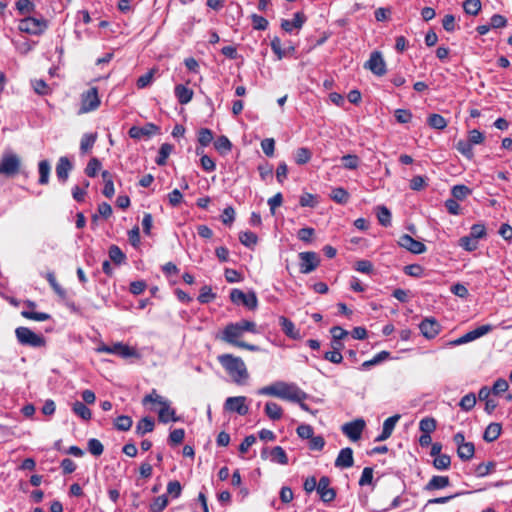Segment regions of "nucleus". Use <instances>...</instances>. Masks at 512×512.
I'll return each mask as SVG.
<instances>
[{
    "label": "nucleus",
    "mask_w": 512,
    "mask_h": 512,
    "mask_svg": "<svg viewBox=\"0 0 512 512\" xmlns=\"http://www.w3.org/2000/svg\"><path fill=\"white\" fill-rule=\"evenodd\" d=\"M245 332H251L253 334L257 333L256 323L250 320H241L236 323H229L223 329L220 339L238 348L252 352L259 351L260 348L257 345L239 340Z\"/></svg>",
    "instance_id": "obj_1"
},
{
    "label": "nucleus",
    "mask_w": 512,
    "mask_h": 512,
    "mask_svg": "<svg viewBox=\"0 0 512 512\" xmlns=\"http://www.w3.org/2000/svg\"><path fill=\"white\" fill-rule=\"evenodd\" d=\"M218 362L237 384H243L249 377L244 361L233 354H222L217 357Z\"/></svg>",
    "instance_id": "obj_2"
},
{
    "label": "nucleus",
    "mask_w": 512,
    "mask_h": 512,
    "mask_svg": "<svg viewBox=\"0 0 512 512\" xmlns=\"http://www.w3.org/2000/svg\"><path fill=\"white\" fill-rule=\"evenodd\" d=\"M21 157L14 152H4L0 159V175L15 177L21 172Z\"/></svg>",
    "instance_id": "obj_3"
},
{
    "label": "nucleus",
    "mask_w": 512,
    "mask_h": 512,
    "mask_svg": "<svg viewBox=\"0 0 512 512\" xmlns=\"http://www.w3.org/2000/svg\"><path fill=\"white\" fill-rule=\"evenodd\" d=\"M15 336L19 344L33 348L44 347L46 340L42 335H38L28 327H18L15 330Z\"/></svg>",
    "instance_id": "obj_4"
},
{
    "label": "nucleus",
    "mask_w": 512,
    "mask_h": 512,
    "mask_svg": "<svg viewBox=\"0 0 512 512\" xmlns=\"http://www.w3.org/2000/svg\"><path fill=\"white\" fill-rule=\"evenodd\" d=\"M97 87H91L81 94V107L79 114L95 111L100 106Z\"/></svg>",
    "instance_id": "obj_5"
},
{
    "label": "nucleus",
    "mask_w": 512,
    "mask_h": 512,
    "mask_svg": "<svg viewBox=\"0 0 512 512\" xmlns=\"http://www.w3.org/2000/svg\"><path fill=\"white\" fill-rule=\"evenodd\" d=\"M230 300L234 304H242L249 310H255L258 306V299L254 291L244 293L238 288H234L230 292Z\"/></svg>",
    "instance_id": "obj_6"
},
{
    "label": "nucleus",
    "mask_w": 512,
    "mask_h": 512,
    "mask_svg": "<svg viewBox=\"0 0 512 512\" xmlns=\"http://www.w3.org/2000/svg\"><path fill=\"white\" fill-rule=\"evenodd\" d=\"M97 352L99 353H107V354H115L119 355L122 358H130V357H138L139 354L136 349L123 344L122 342L115 343L111 346L109 345H101L97 348Z\"/></svg>",
    "instance_id": "obj_7"
},
{
    "label": "nucleus",
    "mask_w": 512,
    "mask_h": 512,
    "mask_svg": "<svg viewBox=\"0 0 512 512\" xmlns=\"http://www.w3.org/2000/svg\"><path fill=\"white\" fill-rule=\"evenodd\" d=\"M18 28L21 32L40 35L47 29V22L44 19L26 17L19 22Z\"/></svg>",
    "instance_id": "obj_8"
},
{
    "label": "nucleus",
    "mask_w": 512,
    "mask_h": 512,
    "mask_svg": "<svg viewBox=\"0 0 512 512\" xmlns=\"http://www.w3.org/2000/svg\"><path fill=\"white\" fill-rule=\"evenodd\" d=\"M278 398L293 402H301L306 400L307 394L296 385L279 383Z\"/></svg>",
    "instance_id": "obj_9"
},
{
    "label": "nucleus",
    "mask_w": 512,
    "mask_h": 512,
    "mask_svg": "<svg viewBox=\"0 0 512 512\" xmlns=\"http://www.w3.org/2000/svg\"><path fill=\"white\" fill-rule=\"evenodd\" d=\"M299 259V268L302 274H309L313 272L320 264V258L318 254L313 251L299 253Z\"/></svg>",
    "instance_id": "obj_10"
},
{
    "label": "nucleus",
    "mask_w": 512,
    "mask_h": 512,
    "mask_svg": "<svg viewBox=\"0 0 512 512\" xmlns=\"http://www.w3.org/2000/svg\"><path fill=\"white\" fill-rule=\"evenodd\" d=\"M492 328L493 327L490 324L481 325V326L475 328L474 330H471V331L465 333L461 337L451 341L450 344L454 345V346H458V345H462V344L471 342L473 340H476V339L486 335L487 333H489L492 330Z\"/></svg>",
    "instance_id": "obj_11"
},
{
    "label": "nucleus",
    "mask_w": 512,
    "mask_h": 512,
    "mask_svg": "<svg viewBox=\"0 0 512 512\" xmlns=\"http://www.w3.org/2000/svg\"><path fill=\"white\" fill-rule=\"evenodd\" d=\"M365 421L362 418L345 423L341 430L351 441H358L365 428Z\"/></svg>",
    "instance_id": "obj_12"
},
{
    "label": "nucleus",
    "mask_w": 512,
    "mask_h": 512,
    "mask_svg": "<svg viewBox=\"0 0 512 512\" xmlns=\"http://www.w3.org/2000/svg\"><path fill=\"white\" fill-rule=\"evenodd\" d=\"M364 67L376 76H383L387 72L386 63L379 51H374L370 54V58L366 61Z\"/></svg>",
    "instance_id": "obj_13"
},
{
    "label": "nucleus",
    "mask_w": 512,
    "mask_h": 512,
    "mask_svg": "<svg viewBox=\"0 0 512 512\" xmlns=\"http://www.w3.org/2000/svg\"><path fill=\"white\" fill-rule=\"evenodd\" d=\"M224 409L229 412H236L241 416L246 415L249 411L245 396L228 397L224 403Z\"/></svg>",
    "instance_id": "obj_14"
},
{
    "label": "nucleus",
    "mask_w": 512,
    "mask_h": 512,
    "mask_svg": "<svg viewBox=\"0 0 512 512\" xmlns=\"http://www.w3.org/2000/svg\"><path fill=\"white\" fill-rule=\"evenodd\" d=\"M160 132V128L159 126H157L156 124L154 123H146L144 126L142 127H139V126H132L129 131H128V135L132 138V139H141L143 137H150L152 135H155V134H158Z\"/></svg>",
    "instance_id": "obj_15"
},
{
    "label": "nucleus",
    "mask_w": 512,
    "mask_h": 512,
    "mask_svg": "<svg viewBox=\"0 0 512 512\" xmlns=\"http://www.w3.org/2000/svg\"><path fill=\"white\" fill-rule=\"evenodd\" d=\"M398 244L400 245V247L405 248L406 250L413 254H422L427 250V247L424 243L415 240L408 234H403L402 236H400Z\"/></svg>",
    "instance_id": "obj_16"
},
{
    "label": "nucleus",
    "mask_w": 512,
    "mask_h": 512,
    "mask_svg": "<svg viewBox=\"0 0 512 512\" xmlns=\"http://www.w3.org/2000/svg\"><path fill=\"white\" fill-rule=\"evenodd\" d=\"M317 493L320 496V499L329 503L332 502L336 498V490L330 487V478L327 476H322L318 482Z\"/></svg>",
    "instance_id": "obj_17"
},
{
    "label": "nucleus",
    "mask_w": 512,
    "mask_h": 512,
    "mask_svg": "<svg viewBox=\"0 0 512 512\" xmlns=\"http://www.w3.org/2000/svg\"><path fill=\"white\" fill-rule=\"evenodd\" d=\"M422 335L427 339L435 338L441 330V325L434 318H425L419 324Z\"/></svg>",
    "instance_id": "obj_18"
},
{
    "label": "nucleus",
    "mask_w": 512,
    "mask_h": 512,
    "mask_svg": "<svg viewBox=\"0 0 512 512\" xmlns=\"http://www.w3.org/2000/svg\"><path fill=\"white\" fill-rule=\"evenodd\" d=\"M73 169V164L66 156H61L56 164V175L61 183L68 180L69 174Z\"/></svg>",
    "instance_id": "obj_19"
},
{
    "label": "nucleus",
    "mask_w": 512,
    "mask_h": 512,
    "mask_svg": "<svg viewBox=\"0 0 512 512\" xmlns=\"http://www.w3.org/2000/svg\"><path fill=\"white\" fill-rule=\"evenodd\" d=\"M448 486H450V479L448 476L434 475L426 483V485L424 486V490L427 492H432V491L444 489Z\"/></svg>",
    "instance_id": "obj_20"
},
{
    "label": "nucleus",
    "mask_w": 512,
    "mask_h": 512,
    "mask_svg": "<svg viewBox=\"0 0 512 512\" xmlns=\"http://www.w3.org/2000/svg\"><path fill=\"white\" fill-rule=\"evenodd\" d=\"M354 464L353 450L350 447H346L340 450L336 460L335 466L338 468H350Z\"/></svg>",
    "instance_id": "obj_21"
},
{
    "label": "nucleus",
    "mask_w": 512,
    "mask_h": 512,
    "mask_svg": "<svg viewBox=\"0 0 512 512\" xmlns=\"http://www.w3.org/2000/svg\"><path fill=\"white\" fill-rule=\"evenodd\" d=\"M306 16L303 12H296L294 14V17H293V20H287V19H283L282 22H281V28L290 33L292 32V30L294 28L296 29H300L302 28V26L304 25V23L306 22Z\"/></svg>",
    "instance_id": "obj_22"
},
{
    "label": "nucleus",
    "mask_w": 512,
    "mask_h": 512,
    "mask_svg": "<svg viewBox=\"0 0 512 512\" xmlns=\"http://www.w3.org/2000/svg\"><path fill=\"white\" fill-rule=\"evenodd\" d=\"M399 419L400 415L398 414L388 417L383 423L382 432L376 437L375 441L380 442L388 439L392 435L395 425Z\"/></svg>",
    "instance_id": "obj_23"
},
{
    "label": "nucleus",
    "mask_w": 512,
    "mask_h": 512,
    "mask_svg": "<svg viewBox=\"0 0 512 512\" xmlns=\"http://www.w3.org/2000/svg\"><path fill=\"white\" fill-rule=\"evenodd\" d=\"M279 324L284 334L294 340L301 339L300 331L296 329L294 323L285 316L279 317Z\"/></svg>",
    "instance_id": "obj_24"
},
{
    "label": "nucleus",
    "mask_w": 512,
    "mask_h": 512,
    "mask_svg": "<svg viewBox=\"0 0 512 512\" xmlns=\"http://www.w3.org/2000/svg\"><path fill=\"white\" fill-rule=\"evenodd\" d=\"M174 92L178 102L182 105L188 104L194 95L193 90L183 84L176 85Z\"/></svg>",
    "instance_id": "obj_25"
},
{
    "label": "nucleus",
    "mask_w": 512,
    "mask_h": 512,
    "mask_svg": "<svg viewBox=\"0 0 512 512\" xmlns=\"http://www.w3.org/2000/svg\"><path fill=\"white\" fill-rule=\"evenodd\" d=\"M501 432L502 425L497 422H492L486 427L483 433V439L488 443L494 442L499 438Z\"/></svg>",
    "instance_id": "obj_26"
},
{
    "label": "nucleus",
    "mask_w": 512,
    "mask_h": 512,
    "mask_svg": "<svg viewBox=\"0 0 512 512\" xmlns=\"http://www.w3.org/2000/svg\"><path fill=\"white\" fill-rule=\"evenodd\" d=\"M158 419L162 423L179 421V417L176 416L175 410L170 407L169 402L163 403V406L160 407L158 411Z\"/></svg>",
    "instance_id": "obj_27"
},
{
    "label": "nucleus",
    "mask_w": 512,
    "mask_h": 512,
    "mask_svg": "<svg viewBox=\"0 0 512 512\" xmlns=\"http://www.w3.org/2000/svg\"><path fill=\"white\" fill-rule=\"evenodd\" d=\"M155 427L154 419L150 416L143 417L137 422L135 433L138 436H143L146 433L152 432Z\"/></svg>",
    "instance_id": "obj_28"
},
{
    "label": "nucleus",
    "mask_w": 512,
    "mask_h": 512,
    "mask_svg": "<svg viewBox=\"0 0 512 512\" xmlns=\"http://www.w3.org/2000/svg\"><path fill=\"white\" fill-rule=\"evenodd\" d=\"M330 198L337 204L345 205L350 199V194L343 187H335L331 190Z\"/></svg>",
    "instance_id": "obj_29"
},
{
    "label": "nucleus",
    "mask_w": 512,
    "mask_h": 512,
    "mask_svg": "<svg viewBox=\"0 0 512 512\" xmlns=\"http://www.w3.org/2000/svg\"><path fill=\"white\" fill-rule=\"evenodd\" d=\"M38 171H39V179L38 183L40 185H47L49 183V177L51 173V166L48 160H41L38 163Z\"/></svg>",
    "instance_id": "obj_30"
},
{
    "label": "nucleus",
    "mask_w": 512,
    "mask_h": 512,
    "mask_svg": "<svg viewBox=\"0 0 512 512\" xmlns=\"http://www.w3.org/2000/svg\"><path fill=\"white\" fill-rule=\"evenodd\" d=\"M265 414L273 421L280 420L283 415L282 407L275 402H267L265 405Z\"/></svg>",
    "instance_id": "obj_31"
},
{
    "label": "nucleus",
    "mask_w": 512,
    "mask_h": 512,
    "mask_svg": "<svg viewBox=\"0 0 512 512\" xmlns=\"http://www.w3.org/2000/svg\"><path fill=\"white\" fill-rule=\"evenodd\" d=\"M173 149H174V146L172 144L163 143L160 146V149L158 151V155H157V157L155 159L156 164L159 165V166L166 165L167 159H168L169 155L171 154V152L173 151Z\"/></svg>",
    "instance_id": "obj_32"
},
{
    "label": "nucleus",
    "mask_w": 512,
    "mask_h": 512,
    "mask_svg": "<svg viewBox=\"0 0 512 512\" xmlns=\"http://www.w3.org/2000/svg\"><path fill=\"white\" fill-rule=\"evenodd\" d=\"M475 454V446L472 442L459 445L457 448V455L463 461H468L473 458Z\"/></svg>",
    "instance_id": "obj_33"
},
{
    "label": "nucleus",
    "mask_w": 512,
    "mask_h": 512,
    "mask_svg": "<svg viewBox=\"0 0 512 512\" xmlns=\"http://www.w3.org/2000/svg\"><path fill=\"white\" fill-rule=\"evenodd\" d=\"M271 461L281 464L287 465L289 462L288 456L285 450L281 446H275L270 451Z\"/></svg>",
    "instance_id": "obj_34"
},
{
    "label": "nucleus",
    "mask_w": 512,
    "mask_h": 512,
    "mask_svg": "<svg viewBox=\"0 0 512 512\" xmlns=\"http://www.w3.org/2000/svg\"><path fill=\"white\" fill-rule=\"evenodd\" d=\"M427 123L431 128L437 130H443L448 125L447 120L442 115L437 113L430 114L427 119Z\"/></svg>",
    "instance_id": "obj_35"
},
{
    "label": "nucleus",
    "mask_w": 512,
    "mask_h": 512,
    "mask_svg": "<svg viewBox=\"0 0 512 512\" xmlns=\"http://www.w3.org/2000/svg\"><path fill=\"white\" fill-rule=\"evenodd\" d=\"M72 411L85 421H89L92 417L91 410L80 401H76L72 406Z\"/></svg>",
    "instance_id": "obj_36"
},
{
    "label": "nucleus",
    "mask_w": 512,
    "mask_h": 512,
    "mask_svg": "<svg viewBox=\"0 0 512 512\" xmlns=\"http://www.w3.org/2000/svg\"><path fill=\"white\" fill-rule=\"evenodd\" d=\"M239 241L244 246L253 249L258 243V236L252 231H244L239 234Z\"/></svg>",
    "instance_id": "obj_37"
},
{
    "label": "nucleus",
    "mask_w": 512,
    "mask_h": 512,
    "mask_svg": "<svg viewBox=\"0 0 512 512\" xmlns=\"http://www.w3.org/2000/svg\"><path fill=\"white\" fill-rule=\"evenodd\" d=\"M21 316L28 320H33L37 322H43L51 319V315L46 312H36L32 310H23L21 311Z\"/></svg>",
    "instance_id": "obj_38"
},
{
    "label": "nucleus",
    "mask_w": 512,
    "mask_h": 512,
    "mask_svg": "<svg viewBox=\"0 0 512 512\" xmlns=\"http://www.w3.org/2000/svg\"><path fill=\"white\" fill-rule=\"evenodd\" d=\"M432 464L436 470H448L451 466V457L448 454H440L434 457Z\"/></svg>",
    "instance_id": "obj_39"
},
{
    "label": "nucleus",
    "mask_w": 512,
    "mask_h": 512,
    "mask_svg": "<svg viewBox=\"0 0 512 512\" xmlns=\"http://www.w3.org/2000/svg\"><path fill=\"white\" fill-rule=\"evenodd\" d=\"M451 194L454 199L462 201L472 194V190L464 184H458L452 187Z\"/></svg>",
    "instance_id": "obj_40"
},
{
    "label": "nucleus",
    "mask_w": 512,
    "mask_h": 512,
    "mask_svg": "<svg viewBox=\"0 0 512 512\" xmlns=\"http://www.w3.org/2000/svg\"><path fill=\"white\" fill-rule=\"evenodd\" d=\"M376 215H377V219H378L379 223L382 226L389 227L391 225V218H392L391 212L386 206H384V205L378 206Z\"/></svg>",
    "instance_id": "obj_41"
},
{
    "label": "nucleus",
    "mask_w": 512,
    "mask_h": 512,
    "mask_svg": "<svg viewBox=\"0 0 512 512\" xmlns=\"http://www.w3.org/2000/svg\"><path fill=\"white\" fill-rule=\"evenodd\" d=\"M214 147L220 154L224 155L231 151L232 143L228 137L222 135L215 140Z\"/></svg>",
    "instance_id": "obj_42"
},
{
    "label": "nucleus",
    "mask_w": 512,
    "mask_h": 512,
    "mask_svg": "<svg viewBox=\"0 0 512 512\" xmlns=\"http://www.w3.org/2000/svg\"><path fill=\"white\" fill-rule=\"evenodd\" d=\"M97 140V133L84 134L80 141V150L83 153L88 152L92 149Z\"/></svg>",
    "instance_id": "obj_43"
},
{
    "label": "nucleus",
    "mask_w": 512,
    "mask_h": 512,
    "mask_svg": "<svg viewBox=\"0 0 512 512\" xmlns=\"http://www.w3.org/2000/svg\"><path fill=\"white\" fill-rule=\"evenodd\" d=\"M476 402H477V398H476L475 393L470 392L461 398V400L459 402V406L463 411L468 412V411H471L475 407Z\"/></svg>",
    "instance_id": "obj_44"
},
{
    "label": "nucleus",
    "mask_w": 512,
    "mask_h": 512,
    "mask_svg": "<svg viewBox=\"0 0 512 512\" xmlns=\"http://www.w3.org/2000/svg\"><path fill=\"white\" fill-rule=\"evenodd\" d=\"M109 258L116 265L122 264L126 260V255L117 245H111L108 250Z\"/></svg>",
    "instance_id": "obj_45"
},
{
    "label": "nucleus",
    "mask_w": 512,
    "mask_h": 512,
    "mask_svg": "<svg viewBox=\"0 0 512 512\" xmlns=\"http://www.w3.org/2000/svg\"><path fill=\"white\" fill-rule=\"evenodd\" d=\"M133 420L130 416L120 415L114 420V427L119 431H128L131 429Z\"/></svg>",
    "instance_id": "obj_46"
},
{
    "label": "nucleus",
    "mask_w": 512,
    "mask_h": 512,
    "mask_svg": "<svg viewBox=\"0 0 512 512\" xmlns=\"http://www.w3.org/2000/svg\"><path fill=\"white\" fill-rule=\"evenodd\" d=\"M437 421L433 417H425L419 422V429L422 433L431 434L436 430Z\"/></svg>",
    "instance_id": "obj_47"
},
{
    "label": "nucleus",
    "mask_w": 512,
    "mask_h": 512,
    "mask_svg": "<svg viewBox=\"0 0 512 512\" xmlns=\"http://www.w3.org/2000/svg\"><path fill=\"white\" fill-rule=\"evenodd\" d=\"M389 357H390V352L381 351V352L377 353L372 359L363 362L361 365V368L369 369L371 366L377 365V364L387 360Z\"/></svg>",
    "instance_id": "obj_48"
},
{
    "label": "nucleus",
    "mask_w": 512,
    "mask_h": 512,
    "mask_svg": "<svg viewBox=\"0 0 512 512\" xmlns=\"http://www.w3.org/2000/svg\"><path fill=\"white\" fill-rule=\"evenodd\" d=\"M482 7L480 0H465L463 2V9L466 14L476 16L480 12Z\"/></svg>",
    "instance_id": "obj_49"
},
{
    "label": "nucleus",
    "mask_w": 512,
    "mask_h": 512,
    "mask_svg": "<svg viewBox=\"0 0 512 512\" xmlns=\"http://www.w3.org/2000/svg\"><path fill=\"white\" fill-rule=\"evenodd\" d=\"M456 149L468 159H472L474 157L473 145L468 140L458 141Z\"/></svg>",
    "instance_id": "obj_50"
},
{
    "label": "nucleus",
    "mask_w": 512,
    "mask_h": 512,
    "mask_svg": "<svg viewBox=\"0 0 512 512\" xmlns=\"http://www.w3.org/2000/svg\"><path fill=\"white\" fill-rule=\"evenodd\" d=\"M216 298V294L213 293L211 286L205 285L200 289L197 300L202 304H207Z\"/></svg>",
    "instance_id": "obj_51"
},
{
    "label": "nucleus",
    "mask_w": 512,
    "mask_h": 512,
    "mask_svg": "<svg viewBox=\"0 0 512 512\" xmlns=\"http://www.w3.org/2000/svg\"><path fill=\"white\" fill-rule=\"evenodd\" d=\"M311 157H312L311 151L306 147H301L296 150L295 162L298 165H304L311 160Z\"/></svg>",
    "instance_id": "obj_52"
},
{
    "label": "nucleus",
    "mask_w": 512,
    "mask_h": 512,
    "mask_svg": "<svg viewBox=\"0 0 512 512\" xmlns=\"http://www.w3.org/2000/svg\"><path fill=\"white\" fill-rule=\"evenodd\" d=\"M343 167L349 170H355L358 168L360 160L355 154H347L341 158Z\"/></svg>",
    "instance_id": "obj_53"
},
{
    "label": "nucleus",
    "mask_w": 512,
    "mask_h": 512,
    "mask_svg": "<svg viewBox=\"0 0 512 512\" xmlns=\"http://www.w3.org/2000/svg\"><path fill=\"white\" fill-rule=\"evenodd\" d=\"M101 169V162L99 159L93 157L87 163L85 168V173L88 177L94 178L97 176L99 170Z\"/></svg>",
    "instance_id": "obj_54"
},
{
    "label": "nucleus",
    "mask_w": 512,
    "mask_h": 512,
    "mask_svg": "<svg viewBox=\"0 0 512 512\" xmlns=\"http://www.w3.org/2000/svg\"><path fill=\"white\" fill-rule=\"evenodd\" d=\"M459 245L466 251L472 252L478 248V240L467 235L459 240Z\"/></svg>",
    "instance_id": "obj_55"
},
{
    "label": "nucleus",
    "mask_w": 512,
    "mask_h": 512,
    "mask_svg": "<svg viewBox=\"0 0 512 512\" xmlns=\"http://www.w3.org/2000/svg\"><path fill=\"white\" fill-rule=\"evenodd\" d=\"M168 505V499L166 495H160L156 497L150 504V512H162Z\"/></svg>",
    "instance_id": "obj_56"
},
{
    "label": "nucleus",
    "mask_w": 512,
    "mask_h": 512,
    "mask_svg": "<svg viewBox=\"0 0 512 512\" xmlns=\"http://www.w3.org/2000/svg\"><path fill=\"white\" fill-rule=\"evenodd\" d=\"M88 451L93 455V456H100L103 454L104 452V446L103 444L101 443L100 440L96 439V438H91L88 440Z\"/></svg>",
    "instance_id": "obj_57"
},
{
    "label": "nucleus",
    "mask_w": 512,
    "mask_h": 512,
    "mask_svg": "<svg viewBox=\"0 0 512 512\" xmlns=\"http://www.w3.org/2000/svg\"><path fill=\"white\" fill-rule=\"evenodd\" d=\"M496 464L493 461L489 462H482L477 465L475 469V474L477 477H485L487 476L491 471L494 470Z\"/></svg>",
    "instance_id": "obj_58"
},
{
    "label": "nucleus",
    "mask_w": 512,
    "mask_h": 512,
    "mask_svg": "<svg viewBox=\"0 0 512 512\" xmlns=\"http://www.w3.org/2000/svg\"><path fill=\"white\" fill-rule=\"evenodd\" d=\"M185 437V430L182 428L174 429L170 432L168 441L171 446L179 445L183 442Z\"/></svg>",
    "instance_id": "obj_59"
},
{
    "label": "nucleus",
    "mask_w": 512,
    "mask_h": 512,
    "mask_svg": "<svg viewBox=\"0 0 512 512\" xmlns=\"http://www.w3.org/2000/svg\"><path fill=\"white\" fill-rule=\"evenodd\" d=\"M403 271L406 275L415 278H421L424 276V268L420 264L406 265Z\"/></svg>",
    "instance_id": "obj_60"
},
{
    "label": "nucleus",
    "mask_w": 512,
    "mask_h": 512,
    "mask_svg": "<svg viewBox=\"0 0 512 512\" xmlns=\"http://www.w3.org/2000/svg\"><path fill=\"white\" fill-rule=\"evenodd\" d=\"M213 140V132L208 128H201L198 131V142L201 146H208Z\"/></svg>",
    "instance_id": "obj_61"
},
{
    "label": "nucleus",
    "mask_w": 512,
    "mask_h": 512,
    "mask_svg": "<svg viewBox=\"0 0 512 512\" xmlns=\"http://www.w3.org/2000/svg\"><path fill=\"white\" fill-rule=\"evenodd\" d=\"M358 484L361 487L373 484V468L372 467H365L363 469L360 479L358 481Z\"/></svg>",
    "instance_id": "obj_62"
},
{
    "label": "nucleus",
    "mask_w": 512,
    "mask_h": 512,
    "mask_svg": "<svg viewBox=\"0 0 512 512\" xmlns=\"http://www.w3.org/2000/svg\"><path fill=\"white\" fill-rule=\"evenodd\" d=\"M251 20H252V26L255 30H260V31L266 30L269 25L268 20L265 17L260 16L258 14H252Z\"/></svg>",
    "instance_id": "obj_63"
},
{
    "label": "nucleus",
    "mask_w": 512,
    "mask_h": 512,
    "mask_svg": "<svg viewBox=\"0 0 512 512\" xmlns=\"http://www.w3.org/2000/svg\"><path fill=\"white\" fill-rule=\"evenodd\" d=\"M394 116L397 122L401 124L409 123L412 120V113L408 109H396Z\"/></svg>",
    "instance_id": "obj_64"
}]
</instances>
